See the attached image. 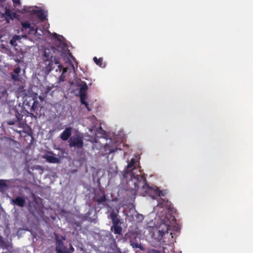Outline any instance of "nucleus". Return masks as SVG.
<instances>
[{"label": "nucleus", "instance_id": "obj_1", "mask_svg": "<svg viewBox=\"0 0 253 253\" xmlns=\"http://www.w3.org/2000/svg\"><path fill=\"white\" fill-rule=\"evenodd\" d=\"M135 160L131 159L125 170L124 176L127 181L128 188L135 192L139 186H142L144 192L142 193L143 196L147 193L155 194L160 197L167 194L166 191H161L157 187H150L146 183L145 180L141 173L138 168L134 166Z\"/></svg>", "mask_w": 253, "mask_h": 253}, {"label": "nucleus", "instance_id": "obj_2", "mask_svg": "<svg viewBox=\"0 0 253 253\" xmlns=\"http://www.w3.org/2000/svg\"><path fill=\"white\" fill-rule=\"evenodd\" d=\"M157 200L158 204L153 209V212H156L157 214L153 225L154 228L160 234V236H162L165 233H167L170 225L172 223L165 215L166 209L169 206L168 202L159 197L157 198Z\"/></svg>", "mask_w": 253, "mask_h": 253}, {"label": "nucleus", "instance_id": "obj_3", "mask_svg": "<svg viewBox=\"0 0 253 253\" xmlns=\"http://www.w3.org/2000/svg\"><path fill=\"white\" fill-rule=\"evenodd\" d=\"M61 54L60 49H56L54 47L46 48L43 52V60L47 65V73L56 68L55 72L57 73L56 75H59L61 74L59 81L63 82L65 79L64 74L67 72L68 68H63L59 62L58 56Z\"/></svg>", "mask_w": 253, "mask_h": 253}, {"label": "nucleus", "instance_id": "obj_4", "mask_svg": "<svg viewBox=\"0 0 253 253\" xmlns=\"http://www.w3.org/2000/svg\"><path fill=\"white\" fill-rule=\"evenodd\" d=\"M87 124L88 125V128L91 132H93L95 135H96L97 133H102L103 130L99 126V124L94 116H92L88 119Z\"/></svg>", "mask_w": 253, "mask_h": 253}, {"label": "nucleus", "instance_id": "obj_5", "mask_svg": "<svg viewBox=\"0 0 253 253\" xmlns=\"http://www.w3.org/2000/svg\"><path fill=\"white\" fill-rule=\"evenodd\" d=\"M25 12H29L36 15L41 20H43L46 18V12L37 6H31L25 9Z\"/></svg>", "mask_w": 253, "mask_h": 253}, {"label": "nucleus", "instance_id": "obj_6", "mask_svg": "<svg viewBox=\"0 0 253 253\" xmlns=\"http://www.w3.org/2000/svg\"><path fill=\"white\" fill-rule=\"evenodd\" d=\"M70 146L77 148H82L83 145V137L78 134L73 136L70 139Z\"/></svg>", "mask_w": 253, "mask_h": 253}, {"label": "nucleus", "instance_id": "obj_7", "mask_svg": "<svg viewBox=\"0 0 253 253\" xmlns=\"http://www.w3.org/2000/svg\"><path fill=\"white\" fill-rule=\"evenodd\" d=\"M22 31H25L28 32V34H31L35 30V35L37 36H41L40 34L38 33L37 28H35V25L34 24H30L28 22H25L22 23Z\"/></svg>", "mask_w": 253, "mask_h": 253}, {"label": "nucleus", "instance_id": "obj_8", "mask_svg": "<svg viewBox=\"0 0 253 253\" xmlns=\"http://www.w3.org/2000/svg\"><path fill=\"white\" fill-rule=\"evenodd\" d=\"M56 251L59 253H70L74 251V248L71 246L70 249L65 247L63 243L57 239Z\"/></svg>", "mask_w": 253, "mask_h": 253}, {"label": "nucleus", "instance_id": "obj_9", "mask_svg": "<svg viewBox=\"0 0 253 253\" xmlns=\"http://www.w3.org/2000/svg\"><path fill=\"white\" fill-rule=\"evenodd\" d=\"M0 16L2 18H4L7 23H9L10 20H12L16 18V14L13 11L6 9L4 13H1Z\"/></svg>", "mask_w": 253, "mask_h": 253}, {"label": "nucleus", "instance_id": "obj_10", "mask_svg": "<svg viewBox=\"0 0 253 253\" xmlns=\"http://www.w3.org/2000/svg\"><path fill=\"white\" fill-rule=\"evenodd\" d=\"M108 141V140H107ZM117 141L115 139H109L104 146L105 152L106 154L114 152L115 148L116 147V143Z\"/></svg>", "mask_w": 253, "mask_h": 253}, {"label": "nucleus", "instance_id": "obj_11", "mask_svg": "<svg viewBox=\"0 0 253 253\" xmlns=\"http://www.w3.org/2000/svg\"><path fill=\"white\" fill-rule=\"evenodd\" d=\"M43 158L49 163H58L60 162L61 159L55 157V155L52 153H48L45 154Z\"/></svg>", "mask_w": 253, "mask_h": 253}, {"label": "nucleus", "instance_id": "obj_12", "mask_svg": "<svg viewBox=\"0 0 253 253\" xmlns=\"http://www.w3.org/2000/svg\"><path fill=\"white\" fill-rule=\"evenodd\" d=\"M72 132V128L68 127L63 131L61 133L60 137L63 140H66L71 135Z\"/></svg>", "mask_w": 253, "mask_h": 253}, {"label": "nucleus", "instance_id": "obj_13", "mask_svg": "<svg viewBox=\"0 0 253 253\" xmlns=\"http://www.w3.org/2000/svg\"><path fill=\"white\" fill-rule=\"evenodd\" d=\"M12 202L13 204L20 207H23L25 203L24 199L21 197H18L15 199H12Z\"/></svg>", "mask_w": 253, "mask_h": 253}, {"label": "nucleus", "instance_id": "obj_14", "mask_svg": "<svg viewBox=\"0 0 253 253\" xmlns=\"http://www.w3.org/2000/svg\"><path fill=\"white\" fill-rule=\"evenodd\" d=\"M118 224V222L113 223V226L111 227V229L115 234H120L122 231V228Z\"/></svg>", "mask_w": 253, "mask_h": 253}, {"label": "nucleus", "instance_id": "obj_15", "mask_svg": "<svg viewBox=\"0 0 253 253\" xmlns=\"http://www.w3.org/2000/svg\"><path fill=\"white\" fill-rule=\"evenodd\" d=\"M26 36H14L10 40V43L12 46H16L17 45L16 41L21 39L22 37L25 38Z\"/></svg>", "mask_w": 253, "mask_h": 253}, {"label": "nucleus", "instance_id": "obj_16", "mask_svg": "<svg viewBox=\"0 0 253 253\" xmlns=\"http://www.w3.org/2000/svg\"><path fill=\"white\" fill-rule=\"evenodd\" d=\"M88 88L87 85L85 83H82L80 84V94L85 95L86 91Z\"/></svg>", "mask_w": 253, "mask_h": 253}, {"label": "nucleus", "instance_id": "obj_17", "mask_svg": "<svg viewBox=\"0 0 253 253\" xmlns=\"http://www.w3.org/2000/svg\"><path fill=\"white\" fill-rule=\"evenodd\" d=\"M110 216L112 220L113 223L118 222V219L117 218V214L116 212L112 211Z\"/></svg>", "mask_w": 253, "mask_h": 253}, {"label": "nucleus", "instance_id": "obj_18", "mask_svg": "<svg viewBox=\"0 0 253 253\" xmlns=\"http://www.w3.org/2000/svg\"><path fill=\"white\" fill-rule=\"evenodd\" d=\"M93 60L95 62V63L97 65H99L100 67H104V66L103 65V60L102 58L97 59L96 57H95L93 58Z\"/></svg>", "mask_w": 253, "mask_h": 253}, {"label": "nucleus", "instance_id": "obj_19", "mask_svg": "<svg viewBox=\"0 0 253 253\" xmlns=\"http://www.w3.org/2000/svg\"><path fill=\"white\" fill-rule=\"evenodd\" d=\"M64 60L66 62H69L70 63L72 64V61L74 60V58L72 56L70 53H68L67 55V60H66L65 57H64Z\"/></svg>", "mask_w": 253, "mask_h": 253}, {"label": "nucleus", "instance_id": "obj_20", "mask_svg": "<svg viewBox=\"0 0 253 253\" xmlns=\"http://www.w3.org/2000/svg\"><path fill=\"white\" fill-rule=\"evenodd\" d=\"M80 96H81V101L82 102V104H84L86 108H87V104L85 102V95H83V94H80ZM88 110H89V109H87Z\"/></svg>", "mask_w": 253, "mask_h": 253}, {"label": "nucleus", "instance_id": "obj_21", "mask_svg": "<svg viewBox=\"0 0 253 253\" xmlns=\"http://www.w3.org/2000/svg\"><path fill=\"white\" fill-rule=\"evenodd\" d=\"M134 216H135L137 220L139 222L142 221L143 219V215H142L141 214L136 213L134 215Z\"/></svg>", "mask_w": 253, "mask_h": 253}, {"label": "nucleus", "instance_id": "obj_22", "mask_svg": "<svg viewBox=\"0 0 253 253\" xmlns=\"http://www.w3.org/2000/svg\"><path fill=\"white\" fill-rule=\"evenodd\" d=\"M97 201L99 203L103 204L105 201V197L104 196H103L102 197H101L100 198H98L97 199Z\"/></svg>", "mask_w": 253, "mask_h": 253}, {"label": "nucleus", "instance_id": "obj_23", "mask_svg": "<svg viewBox=\"0 0 253 253\" xmlns=\"http://www.w3.org/2000/svg\"><path fill=\"white\" fill-rule=\"evenodd\" d=\"M11 77L13 80L14 81H19L20 80V78L18 74H12Z\"/></svg>", "mask_w": 253, "mask_h": 253}, {"label": "nucleus", "instance_id": "obj_24", "mask_svg": "<svg viewBox=\"0 0 253 253\" xmlns=\"http://www.w3.org/2000/svg\"><path fill=\"white\" fill-rule=\"evenodd\" d=\"M20 70H21V69H20V68L19 67L16 68L14 70V74H19V73L20 72Z\"/></svg>", "mask_w": 253, "mask_h": 253}, {"label": "nucleus", "instance_id": "obj_25", "mask_svg": "<svg viewBox=\"0 0 253 253\" xmlns=\"http://www.w3.org/2000/svg\"><path fill=\"white\" fill-rule=\"evenodd\" d=\"M14 5L16 7L20 3V0H12Z\"/></svg>", "mask_w": 253, "mask_h": 253}, {"label": "nucleus", "instance_id": "obj_26", "mask_svg": "<svg viewBox=\"0 0 253 253\" xmlns=\"http://www.w3.org/2000/svg\"><path fill=\"white\" fill-rule=\"evenodd\" d=\"M34 104H33V107L34 106H35L36 107L37 106V97H36L35 98H34Z\"/></svg>", "mask_w": 253, "mask_h": 253}, {"label": "nucleus", "instance_id": "obj_27", "mask_svg": "<svg viewBox=\"0 0 253 253\" xmlns=\"http://www.w3.org/2000/svg\"><path fill=\"white\" fill-rule=\"evenodd\" d=\"M0 244L2 246H4V241L3 240L2 238L1 237H0Z\"/></svg>", "mask_w": 253, "mask_h": 253}, {"label": "nucleus", "instance_id": "obj_28", "mask_svg": "<svg viewBox=\"0 0 253 253\" xmlns=\"http://www.w3.org/2000/svg\"><path fill=\"white\" fill-rule=\"evenodd\" d=\"M131 245L132 246V247L133 248H138L139 247L136 244L134 243H131Z\"/></svg>", "mask_w": 253, "mask_h": 253}, {"label": "nucleus", "instance_id": "obj_29", "mask_svg": "<svg viewBox=\"0 0 253 253\" xmlns=\"http://www.w3.org/2000/svg\"><path fill=\"white\" fill-rule=\"evenodd\" d=\"M89 141H91L92 142H97V141L96 140V138H93L92 136H91V138L89 139Z\"/></svg>", "mask_w": 253, "mask_h": 253}, {"label": "nucleus", "instance_id": "obj_30", "mask_svg": "<svg viewBox=\"0 0 253 253\" xmlns=\"http://www.w3.org/2000/svg\"><path fill=\"white\" fill-rule=\"evenodd\" d=\"M52 88H53V85H52V86H47V91H46V92H47L49 91L50 90H51V89H52Z\"/></svg>", "mask_w": 253, "mask_h": 253}, {"label": "nucleus", "instance_id": "obj_31", "mask_svg": "<svg viewBox=\"0 0 253 253\" xmlns=\"http://www.w3.org/2000/svg\"><path fill=\"white\" fill-rule=\"evenodd\" d=\"M41 101H42L43 100V98L42 96H39L38 97Z\"/></svg>", "mask_w": 253, "mask_h": 253}, {"label": "nucleus", "instance_id": "obj_32", "mask_svg": "<svg viewBox=\"0 0 253 253\" xmlns=\"http://www.w3.org/2000/svg\"><path fill=\"white\" fill-rule=\"evenodd\" d=\"M148 224H149V227L150 228L153 227V226H152V224H153L152 222H150Z\"/></svg>", "mask_w": 253, "mask_h": 253}, {"label": "nucleus", "instance_id": "obj_33", "mask_svg": "<svg viewBox=\"0 0 253 253\" xmlns=\"http://www.w3.org/2000/svg\"><path fill=\"white\" fill-rule=\"evenodd\" d=\"M54 36H55V37H57V35L56 34V33H54L52 34Z\"/></svg>", "mask_w": 253, "mask_h": 253}, {"label": "nucleus", "instance_id": "obj_34", "mask_svg": "<svg viewBox=\"0 0 253 253\" xmlns=\"http://www.w3.org/2000/svg\"><path fill=\"white\" fill-rule=\"evenodd\" d=\"M104 140V138H102V141Z\"/></svg>", "mask_w": 253, "mask_h": 253}, {"label": "nucleus", "instance_id": "obj_35", "mask_svg": "<svg viewBox=\"0 0 253 253\" xmlns=\"http://www.w3.org/2000/svg\"><path fill=\"white\" fill-rule=\"evenodd\" d=\"M72 67H73V68H74V66H73V64L72 65Z\"/></svg>", "mask_w": 253, "mask_h": 253}, {"label": "nucleus", "instance_id": "obj_36", "mask_svg": "<svg viewBox=\"0 0 253 253\" xmlns=\"http://www.w3.org/2000/svg\"><path fill=\"white\" fill-rule=\"evenodd\" d=\"M2 1V0H0V1Z\"/></svg>", "mask_w": 253, "mask_h": 253}]
</instances>
